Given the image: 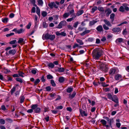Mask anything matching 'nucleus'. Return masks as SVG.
I'll return each mask as SVG.
<instances>
[{
    "instance_id": "obj_56",
    "label": "nucleus",
    "mask_w": 129,
    "mask_h": 129,
    "mask_svg": "<svg viewBox=\"0 0 129 129\" xmlns=\"http://www.w3.org/2000/svg\"><path fill=\"white\" fill-rule=\"evenodd\" d=\"M40 82V80L39 79H37L34 82V83L35 84H38Z\"/></svg>"
},
{
    "instance_id": "obj_48",
    "label": "nucleus",
    "mask_w": 129,
    "mask_h": 129,
    "mask_svg": "<svg viewBox=\"0 0 129 129\" xmlns=\"http://www.w3.org/2000/svg\"><path fill=\"white\" fill-rule=\"evenodd\" d=\"M14 33H11L10 34H7L6 35V36L7 37H10L11 36H13V35H14Z\"/></svg>"
},
{
    "instance_id": "obj_8",
    "label": "nucleus",
    "mask_w": 129,
    "mask_h": 129,
    "mask_svg": "<svg viewBox=\"0 0 129 129\" xmlns=\"http://www.w3.org/2000/svg\"><path fill=\"white\" fill-rule=\"evenodd\" d=\"M85 30L83 32L80 34V35L82 36H83L86 34L90 33L91 31V30H87L86 28H85Z\"/></svg>"
},
{
    "instance_id": "obj_26",
    "label": "nucleus",
    "mask_w": 129,
    "mask_h": 129,
    "mask_svg": "<svg viewBox=\"0 0 129 129\" xmlns=\"http://www.w3.org/2000/svg\"><path fill=\"white\" fill-rule=\"evenodd\" d=\"M2 21L4 23H7L9 21V19L8 18H4L2 19Z\"/></svg>"
},
{
    "instance_id": "obj_28",
    "label": "nucleus",
    "mask_w": 129,
    "mask_h": 129,
    "mask_svg": "<svg viewBox=\"0 0 129 129\" xmlns=\"http://www.w3.org/2000/svg\"><path fill=\"white\" fill-rule=\"evenodd\" d=\"M84 12L83 10H79L77 14V15L78 16H79L82 15Z\"/></svg>"
},
{
    "instance_id": "obj_52",
    "label": "nucleus",
    "mask_w": 129,
    "mask_h": 129,
    "mask_svg": "<svg viewBox=\"0 0 129 129\" xmlns=\"http://www.w3.org/2000/svg\"><path fill=\"white\" fill-rule=\"evenodd\" d=\"M31 2L34 6H36V0H31Z\"/></svg>"
},
{
    "instance_id": "obj_55",
    "label": "nucleus",
    "mask_w": 129,
    "mask_h": 129,
    "mask_svg": "<svg viewBox=\"0 0 129 129\" xmlns=\"http://www.w3.org/2000/svg\"><path fill=\"white\" fill-rule=\"evenodd\" d=\"M25 98L23 96H21L20 98V102L21 103H23L24 102Z\"/></svg>"
},
{
    "instance_id": "obj_37",
    "label": "nucleus",
    "mask_w": 129,
    "mask_h": 129,
    "mask_svg": "<svg viewBox=\"0 0 129 129\" xmlns=\"http://www.w3.org/2000/svg\"><path fill=\"white\" fill-rule=\"evenodd\" d=\"M48 66L52 68H53L54 67V65L53 63H48Z\"/></svg>"
},
{
    "instance_id": "obj_53",
    "label": "nucleus",
    "mask_w": 129,
    "mask_h": 129,
    "mask_svg": "<svg viewBox=\"0 0 129 129\" xmlns=\"http://www.w3.org/2000/svg\"><path fill=\"white\" fill-rule=\"evenodd\" d=\"M0 123L2 124H4L5 123V120L3 119H0Z\"/></svg>"
},
{
    "instance_id": "obj_59",
    "label": "nucleus",
    "mask_w": 129,
    "mask_h": 129,
    "mask_svg": "<svg viewBox=\"0 0 129 129\" xmlns=\"http://www.w3.org/2000/svg\"><path fill=\"white\" fill-rule=\"evenodd\" d=\"M98 9L100 11L102 12H104V10L103 7L99 8Z\"/></svg>"
},
{
    "instance_id": "obj_14",
    "label": "nucleus",
    "mask_w": 129,
    "mask_h": 129,
    "mask_svg": "<svg viewBox=\"0 0 129 129\" xmlns=\"http://www.w3.org/2000/svg\"><path fill=\"white\" fill-rule=\"evenodd\" d=\"M122 78V76L120 74H117L115 76L114 78L116 80H118Z\"/></svg>"
},
{
    "instance_id": "obj_25",
    "label": "nucleus",
    "mask_w": 129,
    "mask_h": 129,
    "mask_svg": "<svg viewBox=\"0 0 129 129\" xmlns=\"http://www.w3.org/2000/svg\"><path fill=\"white\" fill-rule=\"evenodd\" d=\"M16 52V51L14 49L11 50L9 51V53L10 54H14Z\"/></svg>"
},
{
    "instance_id": "obj_40",
    "label": "nucleus",
    "mask_w": 129,
    "mask_h": 129,
    "mask_svg": "<svg viewBox=\"0 0 129 129\" xmlns=\"http://www.w3.org/2000/svg\"><path fill=\"white\" fill-rule=\"evenodd\" d=\"M16 80L17 81H18L21 83L23 82V80L22 79L19 78H16Z\"/></svg>"
},
{
    "instance_id": "obj_42",
    "label": "nucleus",
    "mask_w": 129,
    "mask_h": 129,
    "mask_svg": "<svg viewBox=\"0 0 129 129\" xmlns=\"http://www.w3.org/2000/svg\"><path fill=\"white\" fill-rule=\"evenodd\" d=\"M24 74V73L21 71L19 72H18V75L19 76L22 77H24L23 76V75Z\"/></svg>"
},
{
    "instance_id": "obj_38",
    "label": "nucleus",
    "mask_w": 129,
    "mask_h": 129,
    "mask_svg": "<svg viewBox=\"0 0 129 129\" xmlns=\"http://www.w3.org/2000/svg\"><path fill=\"white\" fill-rule=\"evenodd\" d=\"M54 2L49 3L48 4V6L51 8L52 9L53 8Z\"/></svg>"
},
{
    "instance_id": "obj_2",
    "label": "nucleus",
    "mask_w": 129,
    "mask_h": 129,
    "mask_svg": "<svg viewBox=\"0 0 129 129\" xmlns=\"http://www.w3.org/2000/svg\"><path fill=\"white\" fill-rule=\"evenodd\" d=\"M42 38L44 40L50 39L51 41H53L55 38V36L54 35H50L48 34H47L45 35H43Z\"/></svg>"
},
{
    "instance_id": "obj_63",
    "label": "nucleus",
    "mask_w": 129,
    "mask_h": 129,
    "mask_svg": "<svg viewBox=\"0 0 129 129\" xmlns=\"http://www.w3.org/2000/svg\"><path fill=\"white\" fill-rule=\"evenodd\" d=\"M102 85L103 87H107L109 86V84H106L105 83H102Z\"/></svg>"
},
{
    "instance_id": "obj_27",
    "label": "nucleus",
    "mask_w": 129,
    "mask_h": 129,
    "mask_svg": "<svg viewBox=\"0 0 129 129\" xmlns=\"http://www.w3.org/2000/svg\"><path fill=\"white\" fill-rule=\"evenodd\" d=\"M58 81L60 83H63L64 81V78L62 77H60L59 78Z\"/></svg>"
},
{
    "instance_id": "obj_1",
    "label": "nucleus",
    "mask_w": 129,
    "mask_h": 129,
    "mask_svg": "<svg viewBox=\"0 0 129 129\" xmlns=\"http://www.w3.org/2000/svg\"><path fill=\"white\" fill-rule=\"evenodd\" d=\"M103 52V51L100 48H96L92 52L93 57L96 60H98L102 55Z\"/></svg>"
},
{
    "instance_id": "obj_58",
    "label": "nucleus",
    "mask_w": 129,
    "mask_h": 129,
    "mask_svg": "<svg viewBox=\"0 0 129 129\" xmlns=\"http://www.w3.org/2000/svg\"><path fill=\"white\" fill-rule=\"evenodd\" d=\"M6 120L7 121L9 122H12V120L10 118H6Z\"/></svg>"
},
{
    "instance_id": "obj_19",
    "label": "nucleus",
    "mask_w": 129,
    "mask_h": 129,
    "mask_svg": "<svg viewBox=\"0 0 129 129\" xmlns=\"http://www.w3.org/2000/svg\"><path fill=\"white\" fill-rule=\"evenodd\" d=\"M117 98L116 96H114V97H113V98L112 99V100L115 102L116 103H118V101Z\"/></svg>"
},
{
    "instance_id": "obj_51",
    "label": "nucleus",
    "mask_w": 129,
    "mask_h": 129,
    "mask_svg": "<svg viewBox=\"0 0 129 129\" xmlns=\"http://www.w3.org/2000/svg\"><path fill=\"white\" fill-rule=\"evenodd\" d=\"M54 19L55 20H57L58 19V15H55L53 16Z\"/></svg>"
},
{
    "instance_id": "obj_39",
    "label": "nucleus",
    "mask_w": 129,
    "mask_h": 129,
    "mask_svg": "<svg viewBox=\"0 0 129 129\" xmlns=\"http://www.w3.org/2000/svg\"><path fill=\"white\" fill-rule=\"evenodd\" d=\"M23 42L24 39L22 38H19L18 42V43L20 44L22 43Z\"/></svg>"
},
{
    "instance_id": "obj_6",
    "label": "nucleus",
    "mask_w": 129,
    "mask_h": 129,
    "mask_svg": "<svg viewBox=\"0 0 129 129\" xmlns=\"http://www.w3.org/2000/svg\"><path fill=\"white\" fill-rule=\"evenodd\" d=\"M67 24V22L65 20L61 21L58 25L57 28H61L63 26H65Z\"/></svg>"
},
{
    "instance_id": "obj_7",
    "label": "nucleus",
    "mask_w": 129,
    "mask_h": 129,
    "mask_svg": "<svg viewBox=\"0 0 129 129\" xmlns=\"http://www.w3.org/2000/svg\"><path fill=\"white\" fill-rule=\"evenodd\" d=\"M112 30L114 33H116L118 34L120 33L121 29L120 28L117 27L113 28Z\"/></svg>"
},
{
    "instance_id": "obj_35",
    "label": "nucleus",
    "mask_w": 129,
    "mask_h": 129,
    "mask_svg": "<svg viewBox=\"0 0 129 129\" xmlns=\"http://www.w3.org/2000/svg\"><path fill=\"white\" fill-rule=\"evenodd\" d=\"M100 122L102 123L103 126H105L107 123L106 121L104 119L101 120Z\"/></svg>"
},
{
    "instance_id": "obj_21",
    "label": "nucleus",
    "mask_w": 129,
    "mask_h": 129,
    "mask_svg": "<svg viewBox=\"0 0 129 129\" xmlns=\"http://www.w3.org/2000/svg\"><path fill=\"white\" fill-rule=\"evenodd\" d=\"M38 5L40 6H42L43 5V2L42 0H37Z\"/></svg>"
},
{
    "instance_id": "obj_45",
    "label": "nucleus",
    "mask_w": 129,
    "mask_h": 129,
    "mask_svg": "<svg viewBox=\"0 0 129 129\" xmlns=\"http://www.w3.org/2000/svg\"><path fill=\"white\" fill-rule=\"evenodd\" d=\"M51 83L52 86L53 87L55 86L56 84L53 80H51Z\"/></svg>"
},
{
    "instance_id": "obj_43",
    "label": "nucleus",
    "mask_w": 129,
    "mask_h": 129,
    "mask_svg": "<svg viewBox=\"0 0 129 129\" xmlns=\"http://www.w3.org/2000/svg\"><path fill=\"white\" fill-rule=\"evenodd\" d=\"M41 110V109L38 107H37L35 110V111L36 113H39L40 112Z\"/></svg>"
},
{
    "instance_id": "obj_13",
    "label": "nucleus",
    "mask_w": 129,
    "mask_h": 129,
    "mask_svg": "<svg viewBox=\"0 0 129 129\" xmlns=\"http://www.w3.org/2000/svg\"><path fill=\"white\" fill-rule=\"evenodd\" d=\"M101 69L103 71L105 72L107 71L108 69L105 65L103 64L101 67Z\"/></svg>"
},
{
    "instance_id": "obj_29",
    "label": "nucleus",
    "mask_w": 129,
    "mask_h": 129,
    "mask_svg": "<svg viewBox=\"0 0 129 129\" xmlns=\"http://www.w3.org/2000/svg\"><path fill=\"white\" fill-rule=\"evenodd\" d=\"M41 13L42 16L44 17L46 16L47 14L46 12L44 11H42Z\"/></svg>"
},
{
    "instance_id": "obj_50",
    "label": "nucleus",
    "mask_w": 129,
    "mask_h": 129,
    "mask_svg": "<svg viewBox=\"0 0 129 129\" xmlns=\"http://www.w3.org/2000/svg\"><path fill=\"white\" fill-rule=\"evenodd\" d=\"M82 46H79V45L77 44H75L73 46V48H75L76 47H81Z\"/></svg>"
},
{
    "instance_id": "obj_36",
    "label": "nucleus",
    "mask_w": 129,
    "mask_h": 129,
    "mask_svg": "<svg viewBox=\"0 0 129 129\" xmlns=\"http://www.w3.org/2000/svg\"><path fill=\"white\" fill-rule=\"evenodd\" d=\"M97 22V21L94 20H93L92 21H90L89 22V24L90 25H93L94 24L96 23Z\"/></svg>"
},
{
    "instance_id": "obj_57",
    "label": "nucleus",
    "mask_w": 129,
    "mask_h": 129,
    "mask_svg": "<svg viewBox=\"0 0 129 129\" xmlns=\"http://www.w3.org/2000/svg\"><path fill=\"white\" fill-rule=\"evenodd\" d=\"M47 78L48 79H51L53 78V76L50 75H47Z\"/></svg>"
},
{
    "instance_id": "obj_41",
    "label": "nucleus",
    "mask_w": 129,
    "mask_h": 129,
    "mask_svg": "<svg viewBox=\"0 0 129 129\" xmlns=\"http://www.w3.org/2000/svg\"><path fill=\"white\" fill-rule=\"evenodd\" d=\"M45 89L46 91H51V89L50 86H48L46 87Z\"/></svg>"
},
{
    "instance_id": "obj_62",
    "label": "nucleus",
    "mask_w": 129,
    "mask_h": 129,
    "mask_svg": "<svg viewBox=\"0 0 129 129\" xmlns=\"http://www.w3.org/2000/svg\"><path fill=\"white\" fill-rule=\"evenodd\" d=\"M1 109L2 110L4 111H5L6 108L5 106L4 105H2L1 106Z\"/></svg>"
},
{
    "instance_id": "obj_49",
    "label": "nucleus",
    "mask_w": 129,
    "mask_h": 129,
    "mask_svg": "<svg viewBox=\"0 0 129 129\" xmlns=\"http://www.w3.org/2000/svg\"><path fill=\"white\" fill-rule=\"evenodd\" d=\"M31 25V23L30 22L26 26V28L27 29H30Z\"/></svg>"
},
{
    "instance_id": "obj_16",
    "label": "nucleus",
    "mask_w": 129,
    "mask_h": 129,
    "mask_svg": "<svg viewBox=\"0 0 129 129\" xmlns=\"http://www.w3.org/2000/svg\"><path fill=\"white\" fill-rule=\"evenodd\" d=\"M116 72V70L114 68H112L110 69L109 73L111 75H112L115 74Z\"/></svg>"
},
{
    "instance_id": "obj_24",
    "label": "nucleus",
    "mask_w": 129,
    "mask_h": 129,
    "mask_svg": "<svg viewBox=\"0 0 129 129\" xmlns=\"http://www.w3.org/2000/svg\"><path fill=\"white\" fill-rule=\"evenodd\" d=\"M115 16V15L114 13H112L110 15V19H111L112 22H113L114 20V17Z\"/></svg>"
},
{
    "instance_id": "obj_9",
    "label": "nucleus",
    "mask_w": 129,
    "mask_h": 129,
    "mask_svg": "<svg viewBox=\"0 0 129 129\" xmlns=\"http://www.w3.org/2000/svg\"><path fill=\"white\" fill-rule=\"evenodd\" d=\"M105 12L106 13V15L107 16H108L112 12L111 9L109 8H107L105 10Z\"/></svg>"
},
{
    "instance_id": "obj_46",
    "label": "nucleus",
    "mask_w": 129,
    "mask_h": 129,
    "mask_svg": "<svg viewBox=\"0 0 129 129\" xmlns=\"http://www.w3.org/2000/svg\"><path fill=\"white\" fill-rule=\"evenodd\" d=\"M16 87H14L11 90V94H12L15 92V90Z\"/></svg>"
},
{
    "instance_id": "obj_18",
    "label": "nucleus",
    "mask_w": 129,
    "mask_h": 129,
    "mask_svg": "<svg viewBox=\"0 0 129 129\" xmlns=\"http://www.w3.org/2000/svg\"><path fill=\"white\" fill-rule=\"evenodd\" d=\"M123 39L122 38H118L116 40L115 42L117 43H121L123 42Z\"/></svg>"
},
{
    "instance_id": "obj_60",
    "label": "nucleus",
    "mask_w": 129,
    "mask_h": 129,
    "mask_svg": "<svg viewBox=\"0 0 129 129\" xmlns=\"http://www.w3.org/2000/svg\"><path fill=\"white\" fill-rule=\"evenodd\" d=\"M127 34V31L126 30V29H124L123 32L122 34L123 35H126Z\"/></svg>"
},
{
    "instance_id": "obj_33",
    "label": "nucleus",
    "mask_w": 129,
    "mask_h": 129,
    "mask_svg": "<svg viewBox=\"0 0 129 129\" xmlns=\"http://www.w3.org/2000/svg\"><path fill=\"white\" fill-rule=\"evenodd\" d=\"M107 96L108 98L110 100H112L113 98L112 95L111 93H109L107 95Z\"/></svg>"
},
{
    "instance_id": "obj_20",
    "label": "nucleus",
    "mask_w": 129,
    "mask_h": 129,
    "mask_svg": "<svg viewBox=\"0 0 129 129\" xmlns=\"http://www.w3.org/2000/svg\"><path fill=\"white\" fill-rule=\"evenodd\" d=\"M73 89V87H69L67 89V91L68 93H70L72 92Z\"/></svg>"
},
{
    "instance_id": "obj_30",
    "label": "nucleus",
    "mask_w": 129,
    "mask_h": 129,
    "mask_svg": "<svg viewBox=\"0 0 129 129\" xmlns=\"http://www.w3.org/2000/svg\"><path fill=\"white\" fill-rule=\"evenodd\" d=\"M76 41L77 43H79L81 45H82L84 43L82 41L79 39H76Z\"/></svg>"
},
{
    "instance_id": "obj_11",
    "label": "nucleus",
    "mask_w": 129,
    "mask_h": 129,
    "mask_svg": "<svg viewBox=\"0 0 129 129\" xmlns=\"http://www.w3.org/2000/svg\"><path fill=\"white\" fill-rule=\"evenodd\" d=\"M56 34L58 36L61 35L63 36H65L66 35V33L64 32H62L61 33H60L59 31H57L56 33Z\"/></svg>"
},
{
    "instance_id": "obj_5",
    "label": "nucleus",
    "mask_w": 129,
    "mask_h": 129,
    "mask_svg": "<svg viewBox=\"0 0 129 129\" xmlns=\"http://www.w3.org/2000/svg\"><path fill=\"white\" fill-rule=\"evenodd\" d=\"M128 11L129 10V8L127 6H121L119 9V11L120 12H124L125 10Z\"/></svg>"
},
{
    "instance_id": "obj_47",
    "label": "nucleus",
    "mask_w": 129,
    "mask_h": 129,
    "mask_svg": "<svg viewBox=\"0 0 129 129\" xmlns=\"http://www.w3.org/2000/svg\"><path fill=\"white\" fill-rule=\"evenodd\" d=\"M104 29L105 30H108L109 29V27L107 26L106 25L104 24L103 25Z\"/></svg>"
},
{
    "instance_id": "obj_64",
    "label": "nucleus",
    "mask_w": 129,
    "mask_h": 129,
    "mask_svg": "<svg viewBox=\"0 0 129 129\" xmlns=\"http://www.w3.org/2000/svg\"><path fill=\"white\" fill-rule=\"evenodd\" d=\"M78 22H76L75 23H74V24L73 25V26L75 28H76L77 27L78 24Z\"/></svg>"
},
{
    "instance_id": "obj_12",
    "label": "nucleus",
    "mask_w": 129,
    "mask_h": 129,
    "mask_svg": "<svg viewBox=\"0 0 129 129\" xmlns=\"http://www.w3.org/2000/svg\"><path fill=\"white\" fill-rule=\"evenodd\" d=\"M72 18H68L67 19V22H71L73 20L74 18L76 17V16L74 14H73L72 15Z\"/></svg>"
},
{
    "instance_id": "obj_32",
    "label": "nucleus",
    "mask_w": 129,
    "mask_h": 129,
    "mask_svg": "<svg viewBox=\"0 0 129 129\" xmlns=\"http://www.w3.org/2000/svg\"><path fill=\"white\" fill-rule=\"evenodd\" d=\"M97 9V8L96 6H94L91 9V12L92 13H93Z\"/></svg>"
},
{
    "instance_id": "obj_44",
    "label": "nucleus",
    "mask_w": 129,
    "mask_h": 129,
    "mask_svg": "<svg viewBox=\"0 0 129 129\" xmlns=\"http://www.w3.org/2000/svg\"><path fill=\"white\" fill-rule=\"evenodd\" d=\"M37 107V105H32L31 106V108L33 110H35L36 109Z\"/></svg>"
},
{
    "instance_id": "obj_31",
    "label": "nucleus",
    "mask_w": 129,
    "mask_h": 129,
    "mask_svg": "<svg viewBox=\"0 0 129 129\" xmlns=\"http://www.w3.org/2000/svg\"><path fill=\"white\" fill-rule=\"evenodd\" d=\"M37 8V10L36 11V13L38 15V16H40V10L38 7H36Z\"/></svg>"
},
{
    "instance_id": "obj_4",
    "label": "nucleus",
    "mask_w": 129,
    "mask_h": 129,
    "mask_svg": "<svg viewBox=\"0 0 129 129\" xmlns=\"http://www.w3.org/2000/svg\"><path fill=\"white\" fill-rule=\"evenodd\" d=\"M25 30V29L23 28H21L17 30V28H15L12 31L15 32L16 34H19L24 33Z\"/></svg>"
},
{
    "instance_id": "obj_17",
    "label": "nucleus",
    "mask_w": 129,
    "mask_h": 129,
    "mask_svg": "<svg viewBox=\"0 0 129 129\" xmlns=\"http://www.w3.org/2000/svg\"><path fill=\"white\" fill-rule=\"evenodd\" d=\"M104 21L105 22V23L108 26L111 27L112 26V25L110 23V22L108 20L106 19H105L104 20Z\"/></svg>"
},
{
    "instance_id": "obj_54",
    "label": "nucleus",
    "mask_w": 129,
    "mask_h": 129,
    "mask_svg": "<svg viewBox=\"0 0 129 129\" xmlns=\"http://www.w3.org/2000/svg\"><path fill=\"white\" fill-rule=\"evenodd\" d=\"M16 42V40H14L13 41H12L10 42V44H14Z\"/></svg>"
},
{
    "instance_id": "obj_34",
    "label": "nucleus",
    "mask_w": 129,
    "mask_h": 129,
    "mask_svg": "<svg viewBox=\"0 0 129 129\" xmlns=\"http://www.w3.org/2000/svg\"><path fill=\"white\" fill-rule=\"evenodd\" d=\"M57 71L59 72H63L64 71V69L63 68H59L58 69Z\"/></svg>"
},
{
    "instance_id": "obj_23",
    "label": "nucleus",
    "mask_w": 129,
    "mask_h": 129,
    "mask_svg": "<svg viewBox=\"0 0 129 129\" xmlns=\"http://www.w3.org/2000/svg\"><path fill=\"white\" fill-rule=\"evenodd\" d=\"M53 4V7H54L57 9L58 7V5H59V2H56L55 3L54 2Z\"/></svg>"
},
{
    "instance_id": "obj_22",
    "label": "nucleus",
    "mask_w": 129,
    "mask_h": 129,
    "mask_svg": "<svg viewBox=\"0 0 129 129\" xmlns=\"http://www.w3.org/2000/svg\"><path fill=\"white\" fill-rule=\"evenodd\" d=\"M96 29L99 31H101L103 30L102 27L101 25H99L96 28Z\"/></svg>"
},
{
    "instance_id": "obj_15",
    "label": "nucleus",
    "mask_w": 129,
    "mask_h": 129,
    "mask_svg": "<svg viewBox=\"0 0 129 129\" xmlns=\"http://www.w3.org/2000/svg\"><path fill=\"white\" fill-rule=\"evenodd\" d=\"M76 94V92H74L72 94H69V98L70 99H72L75 96Z\"/></svg>"
},
{
    "instance_id": "obj_10",
    "label": "nucleus",
    "mask_w": 129,
    "mask_h": 129,
    "mask_svg": "<svg viewBox=\"0 0 129 129\" xmlns=\"http://www.w3.org/2000/svg\"><path fill=\"white\" fill-rule=\"evenodd\" d=\"M79 111L82 116H87V113L85 111L82 110L81 109H79Z\"/></svg>"
},
{
    "instance_id": "obj_61",
    "label": "nucleus",
    "mask_w": 129,
    "mask_h": 129,
    "mask_svg": "<svg viewBox=\"0 0 129 129\" xmlns=\"http://www.w3.org/2000/svg\"><path fill=\"white\" fill-rule=\"evenodd\" d=\"M116 125L118 128H119L120 127L121 124L119 122H117L116 123Z\"/></svg>"
},
{
    "instance_id": "obj_3",
    "label": "nucleus",
    "mask_w": 129,
    "mask_h": 129,
    "mask_svg": "<svg viewBox=\"0 0 129 129\" xmlns=\"http://www.w3.org/2000/svg\"><path fill=\"white\" fill-rule=\"evenodd\" d=\"M69 12H66L64 13L63 15V17L64 18L66 19L68 18L70 15L73 14L74 12V11L73 9H71L70 11H69Z\"/></svg>"
}]
</instances>
